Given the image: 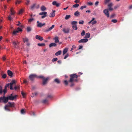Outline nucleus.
<instances>
[{
  "label": "nucleus",
  "mask_w": 132,
  "mask_h": 132,
  "mask_svg": "<svg viewBox=\"0 0 132 132\" xmlns=\"http://www.w3.org/2000/svg\"><path fill=\"white\" fill-rule=\"evenodd\" d=\"M85 32L84 30H82L81 33V35L82 36H83L85 35Z\"/></svg>",
  "instance_id": "44"
},
{
  "label": "nucleus",
  "mask_w": 132,
  "mask_h": 132,
  "mask_svg": "<svg viewBox=\"0 0 132 132\" xmlns=\"http://www.w3.org/2000/svg\"><path fill=\"white\" fill-rule=\"evenodd\" d=\"M111 22L114 23H116L117 22V20L116 19H112L111 20Z\"/></svg>",
  "instance_id": "42"
},
{
  "label": "nucleus",
  "mask_w": 132,
  "mask_h": 132,
  "mask_svg": "<svg viewBox=\"0 0 132 132\" xmlns=\"http://www.w3.org/2000/svg\"><path fill=\"white\" fill-rule=\"evenodd\" d=\"M6 74H4L2 76V78H5L6 77Z\"/></svg>",
  "instance_id": "50"
},
{
  "label": "nucleus",
  "mask_w": 132,
  "mask_h": 132,
  "mask_svg": "<svg viewBox=\"0 0 132 132\" xmlns=\"http://www.w3.org/2000/svg\"><path fill=\"white\" fill-rule=\"evenodd\" d=\"M113 4L112 3H110L108 5V7H112L113 6Z\"/></svg>",
  "instance_id": "43"
},
{
  "label": "nucleus",
  "mask_w": 132,
  "mask_h": 132,
  "mask_svg": "<svg viewBox=\"0 0 132 132\" xmlns=\"http://www.w3.org/2000/svg\"><path fill=\"white\" fill-rule=\"evenodd\" d=\"M14 89L15 90H16L17 89H20V87L19 85H17L16 86V85L15 86V87H14Z\"/></svg>",
  "instance_id": "31"
},
{
  "label": "nucleus",
  "mask_w": 132,
  "mask_h": 132,
  "mask_svg": "<svg viewBox=\"0 0 132 132\" xmlns=\"http://www.w3.org/2000/svg\"><path fill=\"white\" fill-rule=\"evenodd\" d=\"M86 7V6L85 5L83 6H81L80 8L81 10H82L84 8H85Z\"/></svg>",
  "instance_id": "51"
},
{
  "label": "nucleus",
  "mask_w": 132,
  "mask_h": 132,
  "mask_svg": "<svg viewBox=\"0 0 132 132\" xmlns=\"http://www.w3.org/2000/svg\"><path fill=\"white\" fill-rule=\"evenodd\" d=\"M72 28H73V29H74L75 30H77V29H78L77 25H73L72 26Z\"/></svg>",
  "instance_id": "29"
},
{
  "label": "nucleus",
  "mask_w": 132,
  "mask_h": 132,
  "mask_svg": "<svg viewBox=\"0 0 132 132\" xmlns=\"http://www.w3.org/2000/svg\"><path fill=\"white\" fill-rule=\"evenodd\" d=\"M38 93L37 92H35V93L34 94V95L35 96H36L38 94Z\"/></svg>",
  "instance_id": "62"
},
{
  "label": "nucleus",
  "mask_w": 132,
  "mask_h": 132,
  "mask_svg": "<svg viewBox=\"0 0 132 132\" xmlns=\"http://www.w3.org/2000/svg\"><path fill=\"white\" fill-rule=\"evenodd\" d=\"M115 16V14H113L111 15L110 16L111 18H113Z\"/></svg>",
  "instance_id": "52"
},
{
  "label": "nucleus",
  "mask_w": 132,
  "mask_h": 132,
  "mask_svg": "<svg viewBox=\"0 0 132 132\" xmlns=\"http://www.w3.org/2000/svg\"><path fill=\"white\" fill-rule=\"evenodd\" d=\"M48 101V100H47L46 99H44V100H43L42 101V103H46Z\"/></svg>",
  "instance_id": "35"
},
{
  "label": "nucleus",
  "mask_w": 132,
  "mask_h": 132,
  "mask_svg": "<svg viewBox=\"0 0 132 132\" xmlns=\"http://www.w3.org/2000/svg\"><path fill=\"white\" fill-rule=\"evenodd\" d=\"M97 21L96 20H95L93 21L92 22V24L93 25L94 24H96L97 23Z\"/></svg>",
  "instance_id": "56"
},
{
  "label": "nucleus",
  "mask_w": 132,
  "mask_h": 132,
  "mask_svg": "<svg viewBox=\"0 0 132 132\" xmlns=\"http://www.w3.org/2000/svg\"><path fill=\"white\" fill-rule=\"evenodd\" d=\"M52 4L53 5L56 6L57 7H59L60 5V4L59 3H57L56 1L53 2Z\"/></svg>",
  "instance_id": "16"
},
{
  "label": "nucleus",
  "mask_w": 132,
  "mask_h": 132,
  "mask_svg": "<svg viewBox=\"0 0 132 132\" xmlns=\"http://www.w3.org/2000/svg\"><path fill=\"white\" fill-rule=\"evenodd\" d=\"M74 15L75 16L78 17L80 15V13L78 11H77L75 12Z\"/></svg>",
  "instance_id": "23"
},
{
  "label": "nucleus",
  "mask_w": 132,
  "mask_h": 132,
  "mask_svg": "<svg viewBox=\"0 0 132 132\" xmlns=\"http://www.w3.org/2000/svg\"><path fill=\"white\" fill-rule=\"evenodd\" d=\"M21 1H19V0H16L15 4L16 5L17 4H19L21 2Z\"/></svg>",
  "instance_id": "38"
},
{
  "label": "nucleus",
  "mask_w": 132,
  "mask_h": 132,
  "mask_svg": "<svg viewBox=\"0 0 132 132\" xmlns=\"http://www.w3.org/2000/svg\"><path fill=\"white\" fill-rule=\"evenodd\" d=\"M108 10L109 11H112L113 10V9L112 7H109Z\"/></svg>",
  "instance_id": "58"
},
{
  "label": "nucleus",
  "mask_w": 132,
  "mask_h": 132,
  "mask_svg": "<svg viewBox=\"0 0 132 132\" xmlns=\"http://www.w3.org/2000/svg\"><path fill=\"white\" fill-rule=\"evenodd\" d=\"M14 107V102H9L7 104L5 105L4 107L5 109L8 111H10V108H13Z\"/></svg>",
  "instance_id": "2"
},
{
  "label": "nucleus",
  "mask_w": 132,
  "mask_h": 132,
  "mask_svg": "<svg viewBox=\"0 0 132 132\" xmlns=\"http://www.w3.org/2000/svg\"><path fill=\"white\" fill-rule=\"evenodd\" d=\"M69 56V54L67 53L66 54V55L64 57V59H66L67 57H68Z\"/></svg>",
  "instance_id": "55"
},
{
  "label": "nucleus",
  "mask_w": 132,
  "mask_h": 132,
  "mask_svg": "<svg viewBox=\"0 0 132 132\" xmlns=\"http://www.w3.org/2000/svg\"><path fill=\"white\" fill-rule=\"evenodd\" d=\"M54 27L55 25H53L50 28H48L47 29L45 30L44 31L45 32H48L51 30L52 29H53L54 28Z\"/></svg>",
  "instance_id": "10"
},
{
  "label": "nucleus",
  "mask_w": 132,
  "mask_h": 132,
  "mask_svg": "<svg viewBox=\"0 0 132 132\" xmlns=\"http://www.w3.org/2000/svg\"><path fill=\"white\" fill-rule=\"evenodd\" d=\"M79 76L76 74H74L70 75V78L68 82H72L73 81L78 82V80L77 79L78 77Z\"/></svg>",
  "instance_id": "1"
},
{
  "label": "nucleus",
  "mask_w": 132,
  "mask_h": 132,
  "mask_svg": "<svg viewBox=\"0 0 132 132\" xmlns=\"http://www.w3.org/2000/svg\"><path fill=\"white\" fill-rule=\"evenodd\" d=\"M103 12L108 18L109 17V14L108 9H105L103 10Z\"/></svg>",
  "instance_id": "9"
},
{
  "label": "nucleus",
  "mask_w": 132,
  "mask_h": 132,
  "mask_svg": "<svg viewBox=\"0 0 132 132\" xmlns=\"http://www.w3.org/2000/svg\"><path fill=\"white\" fill-rule=\"evenodd\" d=\"M24 11V10L22 9H21L19 11V14H21Z\"/></svg>",
  "instance_id": "40"
},
{
  "label": "nucleus",
  "mask_w": 132,
  "mask_h": 132,
  "mask_svg": "<svg viewBox=\"0 0 132 132\" xmlns=\"http://www.w3.org/2000/svg\"><path fill=\"white\" fill-rule=\"evenodd\" d=\"M70 17H71V16L70 15H66L65 17V19L66 20H68L69 18H70Z\"/></svg>",
  "instance_id": "34"
},
{
  "label": "nucleus",
  "mask_w": 132,
  "mask_h": 132,
  "mask_svg": "<svg viewBox=\"0 0 132 132\" xmlns=\"http://www.w3.org/2000/svg\"><path fill=\"white\" fill-rule=\"evenodd\" d=\"M30 1L29 0H28L27 1V2L26 3V5H28Z\"/></svg>",
  "instance_id": "60"
},
{
  "label": "nucleus",
  "mask_w": 132,
  "mask_h": 132,
  "mask_svg": "<svg viewBox=\"0 0 132 132\" xmlns=\"http://www.w3.org/2000/svg\"><path fill=\"white\" fill-rule=\"evenodd\" d=\"M37 45L39 46H44L45 45V43H38Z\"/></svg>",
  "instance_id": "36"
},
{
  "label": "nucleus",
  "mask_w": 132,
  "mask_h": 132,
  "mask_svg": "<svg viewBox=\"0 0 132 132\" xmlns=\"http://www.w3.org/2000/svg\"><path fill=\"white\" fill-rule=\"evenodd\" d=\"M21 114H24L25 113V112L24 109H22L21 110Z\"/></svg>",
  "instance_id": "47"
},
{
  "label": "nucleus",
  "mask_w": 132,
  "mask_h": 132,
  "mask_svg": "<svg viewBox=\"0 0 132 132\" xmlns=\"http://www.w3.org/2000/svg\"><path fill=\"white\" fill-rule=\"evenodd\" d=\"M37 23H38L37 24V26L39 27H41L42 26L45 25V23H44L43 24H42L41 23H39L38 21H37Z\"/></svg>",
  "instance_id": "11"
},
{
  "label": "nucleus",
  "mask_w": 132,
  "mask_h": 132,
  "mask_svg": "<svg viewBox=\"0 0 132 132\" xmlns=\"http://www.w3.org/2000/svg\"><path fill=\"white\" fill-rule=\"evenodd\" d=\"M36 38L40 41H42L44 40L43 38L42 37L38 35H37L35 37Z\"/></svg>",
  "instance_id": "12"
},
{
  "label": "nucleus",
  "mask_w": 132,
  "mask_h": 132,
  "mask_svg": "<svg viewBox=\"0 0 132 132\" xmlns=\"http://www.w3.org/2000/svg\"><path fill=\"white\" fill-rule=\"evenodd\" d=\"M10 11L11 12V15H13L14 14L15 12L12 8L11 9Z\"/></svg>",
  "instance_id": "39"
},
{
  "label": "nucleus",
  "mask_w": 132,
  "mask_h": 132,
  "mask_svg": "<svg viewBox=\"0 0 132 132\" xmlns=\"http://www.w3.org/2000/svg\"><path fill=\"white\" fill-rule=\"evenodd\" d=\"M47 12H43L39 13V15H45L47 14Z\"/></svg>",
  "instance_id": "27"
},
{
  "label": "nucleus",
  "mask_w": 132,
  "mask_h": 132,
  "mask_svg": "<svg viewBox=\"0 0 132 132\" xmlns=\"http://www.w3.org/2000/svg\"><path fill=\"white\" fill-rule=\"evenodd\" d=\"M39 7V5H35V8L38 9Z\"/></svg>",
  "instance_id": "63"
},
{
  "label": "nucleus",
  "mask_w": 132,
  "mask_h": 132,
  "mask_svg": "<svg viewBox=\"0 0 132 132\" xmlns=\"http://www.w3.org/2000/svg\"><path fill=\"white\" fill-rule=\"evenodd\" d=\"M62 53V51L61 50L58 51L55 54V55L56 56H58L61 55Z\"/></svg>",
  "instance_id": "20"
},
{
  "label": "nucleus",
  "mask_w": 132,
  "mask_h": 132,
  "mask_svg": "<svg viewBox=\"0 0 132 132\" xmlns=\"http://www.w3.org/2000/svg\"><path fill=\"white\" fill-rule=\"evenodd\" d=\"M39 78H42L43 79L42 84L43 85H45L49 79V78L47 77L46 78L45 77L43 76H38Z\"/></svg>",
  "instance_id": "3"
},
{
  "label": "nucleus",
  "mask_w": 132,
  "mask_h": 132,
  "mask_svg": "<svg viewBox=\"0 0 132 132\" xmlns=\"http://www.w3.org/2000/svg\"><path fill=\"white\" fill-rule=\"evenodd\" d=\"M29 78L30 80L33 81L35 78H39L38 76L35 74H31L30 75Z\"/></svg>",
  "instance_id": "7"
},
{
  "label": "nucleus",
  "mask_w": 132,
  "mask_h": 132,
  "mask_svg": "<svg viewBox=\"0 0 132 132\" xmlns=\"http://www.w3.org/2000/svg\"><path fill=\"white\" fill-rule=\"evenodd\" d=\"M68 51V48H65L64 49L63 52V55H64Z\"/></svg>",
  "instance_id": "26"
},
{
  "label": "nucleus",
  "mask_w": 132,
  "mask_h": 132,
  "mask_svg": "<svg viewBox=\"0 0 132 132\" xmlns=\"http://www.w3.org/2000/svg\"><path fill=\"white\" fill-rule=\"evenodd\" d=\"M79 23L80 24H82L84 23V21L83 20H81L79 21Z\"/></svg>",
  "instance_id": "49"
},
{
  "label": "nucleus",
  "mask_w": 132,
  "mask_h": 132,
  "mask_svg": "<svg viewBox=\"0 0 132 132\" xmlns=\"http://www.w3.org/2000/svg\"><path fill=\"white\" fill-rule=\"evenodd\" d=\"M111 0H105L104 1V3L106 4L108 3Z\"/></svg>",
  "instance_id": "45"
},
{
  "label": "nucleus",
  "mask_w": 132,
  "mask_h": 132,
  "mask_svg": "<svg viewBox=\"0 0 132 132\" xmlns=\"http://www.w3.org/2000/svg\"><path fill=\"white\" fill-rule=\"evenodd\" d=\"M3 92L5 94L7 92V89H4L3 90Z\"/></svg>",
  "instance_id": "64"
},
{
  "label": "nucleus",
  "mask_w": 132,
  "mask_h": 132,
  "mask_svg": "<svg viewBox=\"0 0 132 132\" xmlns=\"http://www.w3.org/2000/svg\"><path fill=\"white\" fill-rule=\"evenodd\" d=\"M79 6V5L78 4H76L75 5H73V6L74 8H77Z\"/></svg>",
  "instance_id": "37"
},
{
  "label": "nucleus",
  "mask_w": 132,
  "mask_h": 132,
  "mask_svg": "<svg viewBox=\"0 0 132 132\" xmlns=\"http://www.w3.org/2000/svg\"><path fill=\"white\" fill-rule=\"evenodd\" d=\"M88 40L87 39H81L80 40H79L78 42L79 43H86L87 42Z\"/></svg>",
  "instance_id": "14"
},
{
  "label": "nucleus",
  "mask_w": 132,
  "mask_h": 132,
  "mask_svg": "<svg viewBox=\"0 0 132 132\" xmlns=\"http://www.w3.org/2000/svg\"><path fill=\"white\" fill-rule=\"evenodd\" d=\"M53 39L55 40V43H58L59 42L58 38L56 36Z\"/></svg>",
  "instance_id": "25"
},
{
  "label": "nucleus",
  "mask_w": 132,
  "mask_h": 132,
  "mask_svg": "<svg viewBox=\"0 0 132 132\" xmlns=\"http://www.w3.org/2000/svg\"><path fill=\"white\" fill-rule=\"evenodd\" d=\"M22 31V29L19 27L16 30H14L13 33V34L14 35H15L16 34L18 33L19 31Z\"/></svg>",
  "instance_id": "8"
},
{
  "label": "nucleus",
  "mask_w": 132,
  "mask_h": 132,
  "mask_svg": "<svg viewBox=\"0 0 132 132\" xmlns=\"http://www.w3.org/2000/svg\"><path fill=\"white\" fill-rule=\"evenodd\" d=\"M13 44L15 48H16L18 47V46L17 45L18 44V43H16V42H13Z\"/></svg>",
  "instance_id": "28"
},
{
  "label": "nucleus",
  "mask_w": 132,
  "mask_h": 132,
  "mask_svg": "<svg viewBox=\"0 0 132 132\" xmlns=\"http://www.w3.org/2000/svg\"><path fill=\"white\" fill-rule=\"evenodd\" d=\"M27 31L28 32H29L31 31V28L30 27H28L27 28Z\"/></svg>",
  "instance_id": "33"
},
{
  "label": "nucleus",
  "mask_w": 132,
  "mask_h": 132,
  "mask_svg": "<svg viewBox=\"0 0 132 132\" xmlns=\"http://www.w3.org/2000/svg\"><path fill=\"white\" fill-rule=\"evenodd\" d=\"M90 34L89 33V32L87 33L85 35V37H84V38H89L90 37Z\"/></svg>",
  "instance_id": "19"
},
{
  "label": "nucleus",
  "mask_w": 132,
  "mask_h": 132,
  "mask_svg": "<svg viewBox=\"0 0 132 132\" xmlns=\"http://www.w3.org/2000/svg\"><path fill=\"white\" fill-rule=\"evenodd\" d=\"M70 29L69 28H63V31L65 33H69Z\"/></svg>",
  "instance_id": "15"
},
{
  "label": "nucleus",
  "mask_w": 132,
  "mask_h": 132,
  "mask_svg": "<svg viewBox=\"0 0 132 132\" xmlns=\"http://www.w3.org/2000/svg\"><path fill=\"white\" fill-rule=\"evenodd\" d=\"M7 73L8 75L10 76V77H13V75L12 72L10 70H8L7 71Z\"/></svg>",
  "instance_id": "13"
},
{
  "label": "nucleus",
  "mask_w": 132,
  "mask_h": 132,
  "mask_svg": "<svg viewBox=\"0 0 132 132\" xmlns=\"http://www.w3.org/2000/svg\"><path fill=\"white\" fill-rule=\"evenodd\" d=\"M57 60V58H54L52 60V62H54L56 61Z\"/></svg>",
  "instance_id": "48"
},
{
  "label": "nucleus",
  "mask_w": 132,
  "mask_h": 132,
  "mask_svg": "<svg viewBox=\"0 0 132 132\" xmlns=\"http://www.w3.org/2000/svg\"><path fill=\"white\" fill-rule=\"evenodd\" d=\"M8 102L7 97L5 96L0 97V103L3 102L5 104L6 103Z\"/></svg>",
  "instance_id": "5"
},
{
  "label": "nucleus",
  "mask_w": 132,
  "mask_h": 132,
  "mask_svg": "<svg viewBox=\"0 0 132 132\" xmlns=\"http://www.w3.org/2000/svg\"><path fill=\"white\" fill-rule=\"evenodd\" d=\"M17 97V95H16L13 96L12 94H11L10 95L8 96L7 97V98L8 102V101L9 100L13 101L16 99Z\"/></svg>",
  "instance_id": "4"
},
{
  "label": "nucleus",
  "mask_w": 132,
  "mask_h": 132,
  "mask_svg": "<svg viewBox=\"0 0 132 132\" xmlns=\"http://www.w3.org/2000/svg\"><path fill=\"white\" fill-rule=\"evenodd\" d=\"M21 94L23 97H24L26 95V94L23 92H21Z\"/></svg>",
  "instance_id": "54"
},
{
  "label": "nucleus",
  "mask_w": 132,
  "mask_h": 132,
  "mask_svg": "<svg viewBox=\"0 0 132 132\" xmlns=\"http://www.w3.org/2000/svg\"><path fill=\"white\" fill-rule=\"evenodd\" d=\"M22 39L24 43H25L26 42H28L29 39L28 38L26 37H25L24 38H23Z\"/></svg>",
  "instance_id": "18"
},
{
  "label": "nucleus",
  "mask_w": 132,
  "mask_h": 132,
  "mask_svg": "<svg viewBox=\"0 0 132 132\" xmlns=\"http://www.w3.org/2000/svg\"><path fill=\"white\" fill-rule=\"evenodd\" d=\"M77 23V22L76 21H72L71 22V24L72 26L75 25H76V24Z\"/></svg>",
  "instance_id": "30"
},
{
  "label": "nucleus",
  "mask_w": 132,
  "mask_h": 132,
  "mask_svg": "<svg viewBox=\"0 0 132 132\" xmlns=\"http://www.w3.org/2000/svg\"><path fill=\"white\" fill-rule=\"evenodd\" d=\"M35 5L36 4H33L30 6L31 9L32 10H33L34 8H35Z\"/></svg>",
  "instance_id": "32"
},
{
  "label": "nucleus",
  "mask_w": 132,
  "mask_h": 132,
  "mask_svg": "<svg viewBox=\"0 0 132 132\" xmlns=\"http://www.w3.org/2000/svg\"><path fill=\"white\" fill-rule=\"evenodd\" d=\"M54 81L57 84H59L60 83V81L58 78H56L54 80Z\"/></svg>",
  "instance_id": "21"
},
{
  "label": "nucleus",
  "mask_w": 132,
  "mask_h": 132,
  "mask_svg": "<svg viewBox=\"0 0 132 132\" xmlns=\"http://www.w3.org/2000/svg\"><path fill=\"white\" fill-rule=\"evenodd\" d=\"M34 20V19L32 18L31 19H30L28 20V22H32V21H33Z\"/></svg>",
  "instance_id": "46"
},
{
  "label": "nucleus",
  "mask_w": 132,
  "mask_h": 132,
  "mask_svg": "<svg viewBox=\"0 0 132 132\" xmlns=\"http://www.w3.org/2000/svg\"><path fill=\"white\" fill-rule=\"evenodd\" d=\"M47 97L49 98H51L53 97V96L51 95H47Z\"/></svg>",
  "instance_id": "57"
},
{
  "label": "nucleus",
  "mask_w": 132,
  "mask_h": 132,
  "mask_svg": "<svg viewBox=\"0 0 132 132\" xmlns=\"http://www.w3.org/2000/svg\"><path fill=\"white\" fill-rule=\"evenodd\" d=\"M99 3L98 1H97L95 3V5L96 6H97Z\"/></svg>",
  "instance_id": "59"
},
{
  "label": "nucleus",
  "mask_w": 132,
  "mask_h": 132,
  "mask_svg": "<svg viewBox=\"0 0 132 132\" xmlns=\"http://www.w3.org/2000/svg\"><path fill=\"white\" fill-rule=\"evenodd\" d=\"M41 10L42 11H43L46 10V8L44 6H42L40 8Z\"/></svg>",
  "instance_id": "22"
},
{
  "label": "nucleus",
  "mask_w": 132,
  "mask_h": 132,
  "mask_svg": "<svg viewBox=\"0 0 132 132\" xmlns=\"http://www.w3.org/2000/svg\"><path fill=\"white\" fill-rule=\"evenodd\" d=\"M87 4L88 5L91 6L93 4V3L90 2H89L87 3Z\"/></svg>",
  "instance_id": "53"
},
{
  "label": "nucleus",
  "mask_w": 132,
  "mask_h": 132,
  "mask_svg": "<svg viewBox=\"0 0 132 132\" xmlns=\"http://www.w3.org/2000/svg\"><path fill=\"white\" fill-rule=\"evenodd\" d=\"M55 11H54L53 12H52L51 13L50 15V17H54L55 15Z\"/></svg>",
  "instance_id": "17"
},
{
  "label": "nucleus",
  "mask_w": 132,
  "mask_h": 132,
  "mask_svg": "<svg viewBox=\"0 0 132 132\" xmlns=\"http://www.w3.org/2000/svg\"><path fill=\"white\" fill-rule=\"evenodd\" d=\"M56 46V44L55 43H52L49 45V47H51L52 46Z\"/></svg>",
  "instance_id": "24"
},
{
  "label": "nucleus",
  "mask_w": 132,
  "mask_h": 132,
  "mask_svg": "<svg viewBox=\"0 0 132 132\" xmlns=\"http://www.w3.org/2000/svg\"><path fill=\"white\" fill-rule=\"evenodd\" d=\"M71 82V84L70 85V86L71 87H72L74 85V84L72 82Z\"/></svg>",
  "instance_id": "61"
},
{
  "label": "nucleus",
  "mask_w": 132,
  "mask_h": 132,
  "mask_svg": "<svg viewBox=\"0 0 132 132\" xmlns=\"http://www.w3.org/2000/svg\"><path fill=\"white\" fill-rule=\"evenodd\" d=\"M64 83L66 86H67L68 84V81L67 80H64Z\"/></svg>",
  "instance_id": "41"
},
{
  "label": "nucleus",
  "mask_w": 132,
  "mask_h": 132,
  "mask_svg": "<svg viewBox=\"0 0 132 132\" xmlns=\"http://www.w3.org/2000/svg\"><path fill=\"white\" fill-rule=\"evenodd\" d=\"M16 81L15 80H12L11 82L10 83V89L11 90H13V85H14L15 86L16 85Z\"/></svg>",
  "instance_id": "6"
}]
</instances>
